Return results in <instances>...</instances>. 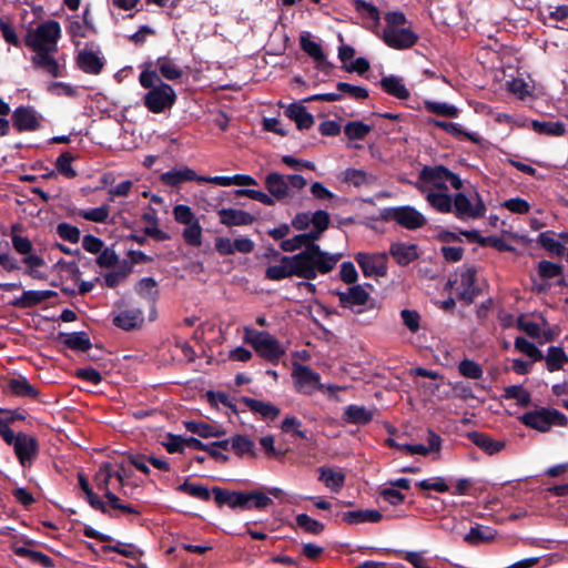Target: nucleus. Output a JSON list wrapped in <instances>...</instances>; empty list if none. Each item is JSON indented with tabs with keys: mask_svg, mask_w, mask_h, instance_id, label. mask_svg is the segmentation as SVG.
<instances>
[{
	"mask_svg": "<svg viewBox=\"0 0 568 568\" xmlns=\"http://www.w3.org/2000/svg\"><path fill=\"white\" fill-rule=\"evenodd\" d=\"M254 442L246 435H235L231 438V448L239 457L244 455L255 456Z\"/></svg>",
	"mask_w": 568,
	"mask_h": 568,
	"instance_id": "obj_46",
	"label": "nucleus"
},
{
	"mask_svg": "<svg viewBox=\"0 0 568 568\" xmlns=\"http://www.w3.org/2000/svg\"><path fill=\"white\" fill-rule=\"evenodd\" d=\"M73 159L74 158L69 152H63L55 160L57 171L68 179L77 176V172L71 165Z\"/></svg>",
	"mask_w": 568,
	"mask_h": 568,
	"instance_id": "obj_63",
	"label": "nucleus"
},
{
	"mask_svg": "<svg viewBox=\"0 0 568 568\" xmlns=\"http://www.w3.org/2000/svg\"><path fill=\"white\" fill-rule=\"evenodd\" d=\"M332 294L338 297L342 308L354 311L356 306H364L369 301V293L359 284L348 287L346 291L334 290Z\"/></svg>",
	"mask_w": 568,
	"mask_h": 568,
	"instance_id": "obj_12",
	"label": "nucleus"
},
{
	"mask_svg": "<svg viewBox=\"0 0 568 568\" xmlns=\"http://www.w3.org/2000/svg\"><path fill=\"white\" fill-rule=\"evenodd\" d=\"M515 348L532 359V362H539L544 359L542 352L531 342L523 336L515 338Z\"/></svg>",
	"mask_w": 568,
	"mask_h": 568,
	"instance_id": "obj_53",
	"label": "nucleus"
},
{
	"mask_svg": "<svg viewBox=\"0 0 568 568\" xmlns=\"http://www.w3.org/2000/svg\"><path fill=\"white\" fill-rule=\"evenodd\" d=\"M382 90L399 100H408L410 98V91L406 87L404 79L399 75H385L381 79Z\"/></svg>",
	"mask_w": 568,
	"mask_h": 568,
	"instance_id": "obj_25",
	"label": "nucleus"
},
{
	"mask_svg": "<svg viewBox=\"0 0 568 568\" xmlns=\"http://www.w3.org/2000/svg\"><path fill=\"white\" fill-rule=\"evenodd\" d=\"M342 258L341 253L323 251L320 245H311L291 256L281 257V264L270 265L265 277L271 281H282L293 276L314 281L317 275L331 273Z\"/></svg>",
	"mask_w": 568,
	"mask_h": 568,
	"instance_id": "obj_1",
	"label": "nucleus"
},
{
	"mask_svg": "<svg viewBox=\"0 0 568 568\" xmlns=\"http://www.w3.org/2000/svg\"><path fill=\"white\" fill-rule=\"evenodd\" d=\"M220 223L225 226H243L251 225L256 217L251 213L237 209H221L217 211Z\"/></svg>",
	"mask_w": 568,
	"mask_h": 568,
	"instance_id": "obj_19",
	"label": "nucleus"
},
{
	"mask_svg": "<svg viewBox=\"0 0 568 568\" xmlns=\"http://www.w3.org/2000/svg\"><path fill=\"white\" fill-rule=\"evenodd\" d=\"M467 438L487 455H495L506 446L504 440L494 439L488 434L481 432H469Z\"/></svg>",
	"mask_w": 568,
	"mask_h": 568,
	"instance_id": "obj_22",
	"label": "nucleus"
},
{
	"mask_svg": "<svg viewBox=\"0 0 568 568\" xmlns=\"http://www.w3.org/2000/svg\"><path fill=\"white\" fill-rule=\"evenodd\" d=\"M284 114L296 123L298 130H307L314 124V118L306 109H284Z\"/></svg>",
	"mask_w": 568,
	"mask_h": 568,
	"instance_id": "obj_51",
	"label": "nucleus"
},
{
	"mask_svg": "<svg viewBox=\"0 0 568 568\" xmlns=\"http://www.w3.org/2000/svg\"><path fill=\"white\" fill-rule=\"evenodd\" d=\"M342 520L348 525H358L362 523H379L383 514L377 509H358L352 511L337 513Z\"/></svg>",
	"mask_w": 568,
	"mask_h": 568,
	"instance_id": "obj_27",
	"label": "nucleus"
},
{
	"mask_svg": "<svg viewBox=\"0 0 568 568\" xmlns=\"http://www.w3.org/2000/svg\"><path fill=\"white\" fill-rule=\"evenodd\" d=\"M343 181L356 187L372 184L375 176L368 174L364 170L348 168L343 172Z\"/></svg>",
	"mask_w": 568,
	"mask_h": 568,
	"instance_id": "obj_44",
	"label": "nucleus"
},
{
	"mask_svg": "<svg viewBox=\"0 0 568 568\" xmlns=\"http://www.w3.org/2000/svg\"><path fill=\"white\" fill-rule=\"evenodd\" d=\"M68 32L75 45H79L80 39L88 38L97 32L93 21H80L74 16L69 19Z\"/></svg>",
	"mask_w": 568,
	"mask_h": 568,
	"instance_id": "obj_33",
	"label": "nucleus"
},
{
	"mask_svg": "<svg viewBox=\"0 0 568 568\" xmlns=\"http://www.w3.org/2000/svg\"><path fill=\"white\" fill-rule=\"evenodd\" d=\"M538 275L542 280H550L561 276L564 273L562 266L554 262L541 260L537 265Z\"/></svg>",
	"mask_w": 568,
	"mask_h": 568,
	"instance_id": "obj_61",
	"label": "nucleus"
},
{
	"mask_svg": "<svg viewBox=\"0 0 568 568\" xmlns=\"http://www.w3.org/2000/svg\"><path fill=\"white\" fill-rule=\"evenodd\" d=\"M12 123L18 132H33L40 128V121L33 109H14Z\"/></svg>",
	"mask_w": 568,
	"mask_h": 568,
	"instance_id": "obj_18",
	"label": "nucleus"
},
{
	"mask_svg": "<svg viewBox=\"0 0 568 568\" xmlns=\"http://www.w3.org/2000/svg\"><path fill=\"white\" fill-rule=\"evenodd\" d=\"M132 271V265L124 260L116 271L109 272L104 275V285L109 288L116 287Z\"/></svg>",
	"mask_w": 568,
	"mask_h": 568,
	"instance_id": "obj_47",
	"label": "nucleus"
},
{
	"mask_svg": "<svg viewBox=\"0 0 568 568\" xmlns=\"http://www.w3.org/2000/svg\"><path fill=\"white\" fill-rule=\"evenodd\" d=\"M546 361V367L549 372H556L564 367L568 363V355L560 346H550L547 351V355L544 356Z\"/></svg>",
	"mask_w": 568,
	"mask_h": 568,
	"instance_id": "obj_42",
	"label": "nucleus"
},
{
	"mask_svg": "<svg viewBox=\"0 0 568 568\" xmlns=\"http://www.w3.org/2000/svg\"><path fill=\"white\" fill-rule=\"evenodd\" d=\"M144 323V315L141 308H128L113 314L112 324L122 331L130 332L139 329Z\"/></svg>",
	"mask_w": 568,
	"mask_h": 568,
	"instance_id": "obj_16",
	"label": "nucleus"
},
{
	"mask_svg": "<svg viewBox=\"0 0 568 568\" xmlns=\"http://www.w3.org/2000/svg\"><path fill=\"white\" fill-rule=\"evenodd\" d=\"M240 402L243 403L252 413L260 415L264 420H275L281 414V409L277 406L267 402L247 396L241 397Z\"/></svg>",
	"mask_w": 568,
	"mask_h": 568,
	"instance_id": "obj_20",
	"label": "nucleus"
},
{
	"mask_svg": "<svg viewBox=\"0 0 568 568\" xmlns=\"http://www.w3.org/2000/svg\"><path fill=\"white\" fill-rule=\"evenodd\" d=\"M320 237L312 230L306 233H301L292 239L283 240L280 243V247L283 252L293 253L297 250H307L311 245H317L315 242L318 241Z\"/></svg>",
	"mask_w": 568,
	"mask_h": 568,
	"instance_id": "obj_29",
	"label": "nucleus"
},
{
	"mask_svg": "<svg viewBox=\"0 0 568 568\" xmlns=\"http://www.w3.org/2000/svg\"><path fill=\"white\" fill-rule=\"evenodd\" d=\"M496 530L488 526L476 524L465 535L464 540L470 546H478L494 540Z\"/></svg>",
	"mask_w": 568,
	"mask_h": 568,
	"instance_id": "obj_34",
	"label": "nucleus"
},
{
	"mask_svg": "<svg viewBox=\"0 0 568 568\" xmlns=\"http://www.w3.org/2000/svg\"><path fill=\"white\" fill-rule=\"evenodd\" d=\"M213 499L217 507L229 506L232 509L263 510L273 505V500L265 494L253 491L229 490L219 486L212 488Z\"/></svg>",
	"mask_w": 568,
	"mask_h": 568,
	"instance_id": "obj_2",
	"label": "nucleus"
},
{
	"mask_svg": "<svg viewBox=\"0 0 568 568\" xmlns=\"http://www.w3.org/2000/svg\"><path fill=\"white\" fill-rule=\"evenodd\" d=\"M364 276H385L387 274L386 255H371L359 252L355 255Z\"/></svg>",
	"mask_w": 568,
	"mask_h": 568,
	"instance_id": "obj_14",
	"label": "nucleus"
},
{
	"mask_svg": "<svg viewBox=\"0 0 568 568\" xmlns=\"http://www.w3.org/2000/svg\"><path fill=\"white\" fill-rule=\"evenodd\" d=\"M13 552L18 557L27 558L31 562L39 564L40 566H42L44 568H53L54 567L53 559L41 551L33 550V549H30L24 546H20V547H14Z\"/></svg>",
	"mask_w": 568,
	"mask_h": 568,
	"instance_id": "obj_40",
	"label": "nucleus"
},
{
	"mask_svg": "<svg viewBox=\"0 0 568 568\" xmlns=\"http://www.w3.org/2000/svg\"><path fill=\"white\" fill-rule=\"evenodd\" d=\"M477 270L475 266H468L460 273V287L458 298L466 304H471L475 298L481 293L476 284Z\"/></svg>",
	"mask_w": 568,
	"mask_h": 568,
	"instance_id": "obj_15",
	"label": "nucleus"
},
{
	"mask_svg": "<svg viewBox=\"0 0 568 568\" xmlns=\"http://www.w3.org/2000/svg\"><path fill=\"white\" fill-rule=\"evenodd\" d=\"M101 550L104 554L113 551L131 559H136L143 554L136 546L121 541H118L115 545H103Z\"/></svg>",
	"mask_w": 568,
	"mask_h": 568,
	"instance_id": "obj_49",
	"label": "nucleus"
},
{
	"mask_svg": "<svg viewBox=\"0 0 568 568\" xmlns=\"http://www.w3.org/2000/svg\"><path fill=\"white\" fill-rule=\"evenodd\" d=\"M176 489L180 493L186 494L202 501H209L213 495L212 490H210L206 486L190 483L187 479L179 485Z\"/></svg>",
	"mask_w": 568,
	"mask_h": 568,
	"instance_id": "obj_43",
	"label": "nucleus"
},
{
	"mask_svg": "<svg viewBox=\"0 0 568 568\" xmlns=\"http://www.w3.org/2000/svg\"><path fill=\"white\" fill-rule=\"evenodd\" d=\"M389 254L400 266H406L418 258L417 245L395 242L390 244Z\"/></svg>",
	"mask_w": 568,
	"mask_h": 568,
	"instance_id": "obj_30",
	"label": "nucleus"
},
{
	"mask_svg": "<svg viewBox=\"0 0 568 568\" xmlns=\"http://www.w3.org/2000/svg\"><path fill=\"white\" fill-rule=\"evenodd\" d=\"M10 393L17 397L38 399L40 392L22 375L10 378L7 384Z\"/></svg>",
	"mask_w": 568,
	"mask_h": 568,
	"instance_id": "obj_31",
	"label": "nucleus"
},
{
	"mask_svg": "<svg viewBox=\"0 0 568 568\" xmlns=\"http://www.w3.org/2000/svg\"><path fill=\"white\" fill-rule=\"evenodd\" d=\"M156 67L161 75L170 81L180 79L183 74L182 69L168 57L158 58Z\"/></svg>",
	"mask_w": 568,
	"mask_h": 568,
	"instance_id": "obj_45",
	"label": "nucleus"
},
{
	"mask_svg": "<svg viewBox=\"0 0 568 568\" xmlns=\"http://www.w3.org/2000/svg\"><path fill=\"white\" fill-rule=\"evenodd\" d=\"M429 123H433L435 126L444 130L445 132L449 133L450 135L455 136L458 140L466 139L473 143L480 142V139L477 134L463 130L462 125L458 123L435 119L429 120Z\"/></svg>",
	"mask_w": 568,
	"mask_h": 568,
	"instance_id": "obj_35",
	"label": "nucleus"
},
{
	"mask_svg": "<svg viewBox=\"0 0 568 568\" xmlns=\"http://www.w3.org/2000/svg\"><path fill=\"white\" fill-rule=\"evenodd\" d=\"M373 126L362 121H349L344 125L343 132L345 138L348 140L347 146L356 150H361L362 145L353 143L356 141H363L372 132Z\"/></svg>",
	"mask_w": 568,
	"mask_h": 568,
	"instance_id": "obj_24",
	"label": "nucleus"
},
{
	"mask_svg": "<svg viewBox=\"0 0 568 568\" xmlns=\"http://www.w3.org/2000/svg\"><path fill=\"white\" fill-rule=\"evenodd\" d=\"M295 521L300 528L312 535H320L325 529V525L323 523L313 519L306 514H298L295 517Z\"/></svg>",
	"mask_w": 568,
	"mask_h": 568,
	"instance_id": "obj_56",
	"label": "nucleus"
},
{
	"mask_svg": "<svg viewBox=\"0 0 568 568\" xmlns=\"http://www.w3.org/2000/svg\"><path fill=\"white\" fill-rule=\"evenodd\" d=\"M264 185L268 193L276 199V201H282L290 195L287 178L281 173H268L265 176Z\"/></svg>",
	"mask_w": 568,
	"mask_h": 568,
	"instance_id": "obj_26",
	"label": "nucleus"
},
{
	"mask_svg": "<svg viewBox=\"0 0 568 568\" xmlns=\"http://www.w3.org/2000/svg\"><path fill=\"white\" fill-rule=\"evenodd\" d=\"M426 200L439 213H450L453 211V197L446 193L429 192Z\"/></svg>",
	"mask_w": 568,
	"mask_h": 568,
	"instance_id": "obj_48",
	"label": "nucleus"
},
{
	"mask_svg": "<svg viewBox=\"0 0 568 568\" xmlns=\"http://www.w3.org/2000/svg\"><path fill=\"white\" fill-rule=\"evenodd\" d=\"M507 88L510 93L523 101L532 99L541 92L530 78H514L507 82Z\"/></svg>",
	"mask_w": 568,
	"mask_h": 568,
	"instance_id": "obj_21",
	"label": "nucleus"
},
{
	"mask_svg": "<svg viewBox=\"0 0 568 568\" xmlns=\"http://www.w3.org/2000/svg\"><path fill=\"white\" fill-rule=\"evenodd\" d=\"M475 199L476 202L473 204L465 193H456L453 197L452 212L459 220L483 217L486 213V205L477 191H475Z\"/></svg>",
	"mask_w": 568,
	"mask_h": 568,
	"instance_id": "obj_9",
	"label": "nucleus"
},
{
	"mask_svg": "<svg viewBox=\"0 0 568 568\" xmlns=\"http://www.w3.org/2000/svg\"><path fill=\"white\" fill-rule=\"evenodd\" d=\"M22 262L28 265L24 274L36 280H45V274L36 270L37 267H41L45 264L41 256L29 253L22 258Z\"/></svg>",
	"mask_w": 568,
	"mask_h": 568,
	"instance_id": "obj_55",
	"label": "nucleus"
},
{
	"mask_svg": "<svg viewBox=\"0 0 568 568\" xmlns=\"http://www.w3.org/2000/svg\"><path fill=\"white\" fill-rule=\"evenodd\" d=\"M518 420L528 428L548 433L552 427H566L568 417L552 407L539 406L518 416Z\"/></svg>",
	"mask_w": 568,
	"mask_h": 568,
	"instance_id": "obj_6",
	"label": "nucleus"
},
{
	"mask_svg": "<svg viewBox=\"0 0 568 568\" xmlns=\"http://www.w3.org/2000/svg\"><path fill=\"white\" fill-rule=\"evenodd\" d=\"M302 422L295 416H286L282 424L281 429L283 433L292 434L301 439H307V432L301 429Z\"/></svg>",
	"mask_w": 568,
	"mask_h": 568,
	"instance_id": "obj_60",
	"label": "nucleus"
},
{
	"mask_svg": "<svg viewBox=\"0 0 568 568\" xmlns=\"http://www.w3.org/2000/svg\"><path fill=\"white\" fill-rule=\"evenodd\" d=\"M160 181L166 186L179 187L184 182H200V175H197L192 169L184 168L182 170H171L162 173L160 175Z\"/></svg>",
	"mask_w": 568,
	"mask_h": 568,
	"instance_id": "obj_28",
	"label": "nucleus"
},
{
	"mask_svg": "<svg viewBox=\"0 0 568 568\" xmlns=\"http://www.w3.org/2000/svg\"><path fill=\"white\" fill-rule=\"evenodd\" d=\"M458 372L462 376L470 379H479L484 374L481 366L475 361L468 358L463 359L458 364Z\"/></svg>",
	"mask_w": 568,
	"mask_h": 568,
	"instance_id": "obj_59",
	"label": "nucleus"
},
{
	"mask_svg": "<svg viewBox=\"0 0 568 568\" xmlns=\"http://www.w3.org/2000/svg\"><path fill=\"white\" fill-rule=\"evenodd\" d=\"M448 169L444 165L424 166L419 172V180L432 183L436 187H445Z\"/></svg>",
	"mask_w": 568,
	"mask_h": 568,
	"instance_id": "obj_38",
	"label": "nucleus"
},
{
	"mask_svg": "<svg viewBox=\"0 0 568 568\" xmlns=\"http://www.w3.org/2000/svg\"><path fill=\"white\" fill-rule=\"evenodd\" d=\"M385 28L383 41L395 50L412 48L418 40V36L407 26V19L400 11H390L385 14Z\"/></svg>",
	"mask_w": 568,
	"mask_h": 568,
	"instance_id": "obj_3",
	"label": "nucleus"
},
{
	"mask_svg": "<svg viewBox=\"0 0 568 568\" xmlns=\"http://www.w3.org/2000/svg\"><path fill=\"white\" fill-rule=\"evenodd\" d=\"M504 398L516 399L519 406L526 407L531 403L530 393L521 385H510L504 389Z\"/></svg>",
	"mask_w": 568,
	"mask_h": 568,
	"instance_id": "obj_52",
	"label": "nucleus"
},
{
	"mask_svg": "<svg viewBox=\"0 0 568 568\" xmlns=\"http://www.w3.org/2000/svg\"><path fill=\"white\" fill-rule=\"evenodd\" d=\"M61 37V27L55 20H48L30 30L24 39L26 45L34 52L57 51Z\"/></svg>",
	"mask_w": 568,
	"mask_h": 568,
	"instance_id": "obj_7",
	"label": "nucleus"
},
{
	"mask_svg": "<svg viewBox=\"0 0 568 568\" xmlns=\"http://www.w3.org/2000/svg\"><path fill=\"white\" fill-rule=\"evenodd\" d=\"M318 480L322 481L327 488L334 493H338L345 483V475L341 471H335L329 467H320Z\"/></svg>",
	"mask_w": 568,
	"mask_h": 568,
	"instance_id": "obj_39",
	"label": "nucleus"
},
{
	"mask_svg": "<svg viewBox=\"0 0 568 568\" xmlns=\"http://www.w3.org/2000/svg\"><path fill=\"white\" fill-rule=\"evenodd\" d=\"M337 91L341 93V97H348L356 102H363L368 97V91L366 88L345 82H339L337 84Z\"/></svg>",
	"mask_w": 568,
	"mask_h": 568,
	"instance_id": "obj_57",
	"label": "nucleus"
},
{
	"mask_svg": "<svg viewBox=\"0 0 568 568\" xmlns=\"http://www.w3.org/2000/svg\"><path fill=\"white\" fill-rule=\"evenodd\" d=\"M375 413L376 409H367L364 406L353 404L345 408L343 419L347 424L367 425L373 420Z\"/></svg>",
	"mask_w": 568,
	"mask_h": 568,
	"instance_id": "obj_32",
	"label": "nucleus"
},
{
	"mask_svg": "<svg viewBox=\"0 0 568 568\" xmlns=\"http://www.w3.org/2000/svg\"><path fill=\"white\" fill-rule=\"evenodd\" d=\"M183 240L187 245L199 247L202 245V226L196 220L195 222L186 225L182 233Z\"/></svg>",
	"mask_w": 568,
	"mask_h": 568,
	"instance_id": "obj_58",
	"label": "nucleus"
},
{
	"mask_svg": "<svg viewBox=\"0 0 568 568\" xmlns=\"http://www.w3.org/2000/svg\"><path fill=\"white\" fill-rule=\"evenodd\" d=\"M19 464L23 468H30L39 455V442L33 435L19 432L18 439L12 445Z\"/></svg>",
	"mask_w": 568,
	"mask_h": 568,
	"instance_id": "obj_10",
	"label": "nucleus"
},
{
	"mask_svg": "<svg viewBox=\"0 0 568 568\" xmlns=\"http://www.w3.org/2000/svg\"><path fill=\"white\" fill-rule=\"evenodd\" d=\"M110 213V207L108 204H103L99 207L89 209V210H80L78 215L82 219L97 223H110L108 221Z\"/></svg>",
	"mask_w": 568,
	"mask_h": 568,
	"instance_id": "obj_54",
	"label": "nucleus"
},
{
	"mask_svg": "<svg viewBox=\"0 0 568 568\" xmlns=\"http://www.w3.org/2000/svg\"><path fill=\"white\" fill-rule=\"evenodd\" d=\"M298 393L311 394L320 388L321 376L306 365L296 364L292 374Z\"/></svg>",
	"mask_w": 568,
	"mask_h": 568,
	"instance_id": "obj_11",
	"label": "nucleus"
},
{
	"mask_svg": "<svg viewBox=\"0 0 568 568\" xmlns=\"http://www.w3.org/2000/svg\"><path fill=\"white\" fill-rule=\"evenodd\" d=\"M531 129L541 135L549 136H562L566 133V126L562 122H551V121H538L532 120L530 122Z\"/></svg>",
	"mask_w": 568,
	"mask_h": 568,
	"instance_id": "obj_41",
	"label": "nucleus"
},
{
	"mask_svg": "<svg viewBox=\"0 0 568 568\" xmlns=\"http://www.w3.org/2000/svg\"><path fill=\"white\" fill-rule=\"evenodd\" d=\"M53 51L36 52L32 63L36 68L49 73L52 77H60L61 70L57 60L51 55Z\"/></svg>",
	"mask_w": 568,
	"mask_h": 568,
	"instance_id": "obj_36",
	"label": "nucleus"
},
{
	"mask_svg": "<svg viewBox=\"0 0 568 568\" xmlns=\"http://www.w3.org/2000/svg\"><path fill=\"white\" fill-rule=\"evenodd\" d=\"M313 224L312 231L321 239L322 234L328 229L331 223L329 214L324 210H317L311 216Z\"/></svg>",
	"mask_w": 568,
	"mask_h": 568,
	"instance_id": "obj_62",
	"label": "nucleus"
},
{
	"mask_svg": "<svg viewBox=\"0 0 568 568\" xmlns=\"http://www.w3.org/2000/svg\"><path fill=\"white\" fill-rule=\"evenodd\" d=\"M57 341L75 352H88L92 347L89 334L84 331L74 333L60 332L57 335Z\"/></svg>",
	"mask_w": 568,
	"mask_h": 568,
	"instance_id": "obj_23",
	"label": "nucleus"
},
{
	"mask_svg": "<svg viewBox=\"0 0 568 568\" xmlns=\"http://www.w3.org/2000/svg\"><path fill=\"white\" fill-rule=\"evenodd\" d=\"M139 82L142 88L150 90L145 95V106H172L175 103L173 88L162 82L155 71L143 70Z\"/></svg>",
	"mask_w": 568,
	"mask_h": 568,
	"instance_id": "obj_4",
	"label": "nucleus"
},
{
	"mask_svg": "<svg viewBox=\"0 0 568 568\" xmlns=\"http://www.w3.org/2000/svg\"><path fill=\"white\" fill-rule=\"evenodd\" d=\"M57 233L63 241H68L73 244L78 243L81 239L80 230L67 222L58 224Z\"/></svg>",
	"mask_w": 568,
	"mask_h": 568,
	"instance_id": "obj_64",
	"label": "nucleus"
},
{
	"mask_svg": "<svg viewBox=\"0 0 568 568\" xmlns=\"http://www.w3.org/2000/svg\"><path fill=\"white\" fill-rule=\"evenodd\" d=\"M301 47L304 52L314 59L318 68L325 69L328 65L321 44L311 39L310 34L301 36Z\"/></svg>",
	"mask_w": 568,
	"mask_h": 568,
	"instance_id": "obj_37",
	"label": "nucleus"
},
{
	"mask_svg": "<svg viewBox=\"0 0 568 568\" xmlns=\"http://www.w3.org/2000/svg\"><path fill=\"white\" fill-rule=\"evenodd\" d=\"M58 293L55 291L45 290V291H24L21 296L16 297L10 305L16 308H31L34 307L50 298L57 297Z\"/></svg>",
	"mask_w": 568,
	"mask_h": 568,
	"instance_id": "obj_17",
	"label": "nucleus"
},
{
	"mask_svg": "<svg viewBox=\"0 0 568 568\" xmlns=\"http://www.w3.org/2000/svg\"><path fill=\"white\" fill-rule=\"evenodd\" d=\"M75 63L88 74H99L104 67V58L99 49L85 47L78 52Z\"/></svg>",
	"mask_w": 568,
	"mask_h": 568,
	"instance_id": "obj_13",
	"label": "nucleus"
},
{
	"mask_svg": "<svg viewBox=\"0 0 568 568\" xmlns=\"http://www.w3.org/2000/svg\"><path fill=\"white\" fill-rule=\"evenodd\" d=\"M379 220L384 222L395 221L407 230H417L426 224L425 216L414 206H392L385 207L379 212Z\"/></svg>",
	"mask_w": 568,
	"mask_h": 568,
	"instance_id": "obj_8",
	"label": "nucleus"
},
{
	"mask_svg": "<svg viewBox=\"0 0 568 568\" xmlns=\"http://www.w3.org/2000/svg\"><path fill=\"white\" fill-rule=\"evenodd\" d=\"M243 339L254 348L257 355L274 365L285 354V349L280 341L266 331L245 327Z\"/></svg>",
	"mask_w": 568,
	"mask_h": 568,
	"instance_id": "obj_5",
	"label": "nucleus"
},
{
	"mask_svg": "<svg viewBox=\"0 0 568 568\" xmlns=\"http://www.w3.org/2000/svg\"><path fill=\"white\" fill-rule=\"evenodd\" d=\"M155 287L156 281L153 277H143L138 282L135 291L141 297L148 300L151 304H155L159 296Z\"/></svg>",
	"mask_w": 568,
	"mask_h": 568,
	"instance_id": "obj_50",
	"label": "nucleus"
}]
</instances>
